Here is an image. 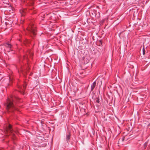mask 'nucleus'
Returning <instances> with one entry per match:
<instances>
[{
	"label": "nucleus",
	"instance_id": "obj_1",
	"mask_svg": "<svg viewBox=\"0 0 150 150\" xmlns=\"http://www.w3.org/2000/svg\"><path fill=\"white\" fill-rule=\"evenodd\" d=\"M18 100L19 98L17 97H15L14 98H12L11 99L8 98L6 103L4 104V105L6 106V109L7 112L8 113H11L14 114V111L17 110L19 111V110L14 104L13 102L14 101V99Z\"/></svg>",
	"mask_w": 150,
	"mask_h": 150
},
{
	"label": "nucleus",
	"instance_id": "obj_2",
	"mask_svg": "<svg viewBox=\"0 0 150 150\" xmlns=\"http://www.w3.org/2000/svg\"><path fill=\"white\" fill-rule=\"evenodd\" d=\"M29 34L33 38L36 35L37 29L36 25L33 23H30L27 28Z\"/></svg>",
	"mask_w": 150,
	"mask_h": 150
},
{
	"label": "nucleus",
	"instance_id": "obj_3",
	"mask_svg": "<svg viewBox=\"0 0 150 150\" xmlns=\"http://www.w3.org/2000/svg\"><path fill=\"white\" fill-rule=\"evenodd\" d=\"M28 10L26 8H23L20 10V12L21 14V21H23V17L25 16L27 13L28 12Z\"/></svg>",
	"mask_w": 150,
	"mask_h": 150
},
{
	"label": "nucleus",
	"instance_id": "obj_4",
	"mask_svg": "<svg viewBox=\"0 0 150 150\" xmlns=\"http://www.w3.org/2000/svg\"><path fill=\"white\" fill-rule=\"evenodd\" d=\"M7 132L8 133H9V135L11 134L13 137H15V134L13 133V131L12 125L9 124L7 128Z\"/></svg>",
	"mask_w": 150,
	"mask_h": 150
},
{
	"label": "nucleus",
	"instance_id": "obj_5",
	"mask_svg": "<svg viewBox=\"0 0 150 150\" xmlns=\"http://www.w3.org/2000/svg\"><path fill=\"white\" fill-rule=\"evenodd\" d=\"M43 137L40 136H37L35 139L36 142L38 143H41L42 142Z\"/></svg>",
	"mask_w": 150,
	"mask_h": 150
},
{
	"label": "nucleus",
	"instance_id": "obj_6",
	"mask_svg": "<svg viewBox=\"0 0 150 150\" xmlns=\"http://www.w3.org/2000/svg\"><path fill=\"white\" fill-rule=\"evenodd\" d=\"M4 46L6 47L7 48L9 49V50H8L7 52H9L10 51H12V50H11V48L12 47V45L11 44H9L8 43H6L4 44Z\"/></svg>",
	"mask_w": 150,
	"mask_h": 150
},
{
	"label": "nucleus",
	"instance_id": "obj_7",
	"mask_svg": "<svg viewBox=\"0 0 150 150\" xmlns=\"http://www.w3.org/2000/svg\"><path fill=\"white\" fill-rule=\"evenodd\" d=\"M96 81L94 82L91 85V91H92L94 89L95 87L96 86Z\"/></svg>",
	"mask_w": 150,
	"mask_h": 150
},
{
	"label": "nucleus",
	"instance_id": "obj_8",
	"mask_svg": "<svg viewBox=\"0 0 150 150\" xmlns=\"http://www.w3.org/2000/svg\"><path fill=\"white\" fill-rule=\"evenodd\" d=\"M103 41L102 40H100L99 41H98L97 42V45L99 46H103Z\"/></svg>",
	"mask_w": 150,
	"mask_h": 150
},
{
	"label": "nucleus",
	"instance_id": "obj_9",
	"mask_svg": "<svg viewBox=\"0 0 150 150\" xmlns=\"http://www.w3.org/2000/svg\"><path fill=\"white\" fill-rule=\"evenodd\" d=\"M71 136V134L70 133H69L66 136V140L67 141V142H68L69 141V140L70 139V136Z\"/></svg>",
	"mask_w": 150,
	"mask_h": 150
},
{
	"label": "nucleus",
	"instance_id": "obj_10",
	"mask_svg": "<svg viewBox=\"0 0 150 150\" xmlns=\"http://www.w3.org/2000/svg\"><path fill=\"white\" fill-rule=\"evenodd\" d=\"M93 12H94L95 14V16L96 17L97 16L98 18H99L100 17V13L99 12H98V13H99V14H98V15L97 13H96L97 12L96 10H93Z\"/></svg>",
	"mask_w": 150,
	"mask_h": 150
},
{
	"label": "nucleus",
	"instance_id": "obj_11",
	"mask_svg": "<svg viewBox=\"0 0 150 150\" xmlns=\"http://www.w3.org/2000/svg\"><path fill=\"white\" fill-rule=\"evenodd\" d=\"M41 144H40V145L41 146L43 147H45L47 145V144L45 143H43L42 142Z\"/></svg>",
	"mask_w": 150,
	"mask_h": 150
},
{
	"label": "nucleus",
	"instance_id": "obj_12",
	"mask_svg": "<svg viewBox=\"0 0 150 150\" xmlns=\"http://www.w3.org/2000/svg\"><path fill=\"white\" fill-rule=\"evenodd\" d=\"M148 145V143L146 142L144 144V148L145 149Z\"/></svg>",
	"mask_w": 150,
	"mask_h": 150
},
{
	"label": "nucleus",
	"instance_id": "obj_13",
	"mask_svg": "<svg viewBox=\"0 0 150 150\" xmlns=\"http://www.w3.org/2000/svg\"><path fill=\"white\" fill-rule=\"evenodd\" d=\"M96 102L98 103H99V102H100V101H99V98H96Z\"/></svg>",
	"mask_w": 150,
	"mask_h": 150
},
{
	"label": "nucleus",
	"instance_id": "obj_14",
	"mask_svg": "<svg viewBox=\"0 0 150 150\" xmlns=\"http://www.w3.org/2000/svg\"><path fill=\"white\" fill-rule=\"evenodd\" d=\"M28 9L29 10H32L33 9V8L32 6H29L28 7Z\"/></svg>",
	"mask_w": 150,
	"mask_h": 150
},
{
	"label": "nucleus",
	"instance_id": "obj_15",
	"mask_svg": "<svg viewBox=\"0 0 150 150\" xmlns=\"http://www.w3.org/2000/svg\"><path fill=\"white\" fill-rule=\"evenodd\" d=\"M145 53V50L144 49V47L143 49V55H144Z\"/></svg>",
	"mask_w": 150,
	"mask_h": 150
},
{
	"label": "nucleus",
	"instance_id": "obj_16",
	"mask_svg": "<svg viewBox=\"0 0 150 150\" xmlns=\"http://www.w3.org/2000/svg\"><path fill=\"white\" fill-rule=\"evenodd\" d=\"M88 62H89V60H86V62H84V63L85 64L87 63H88Z\"/></svg>",
	"mask_w": 150,
	"mask_h": 150
},
{
	"label": "nucleus",
	"instance_id": "obj_17",
	"mask_svg": "<svg viewBox=\"0 0 150 150\" xmlns=\"http://www.w3.org/2000/svg\"><path fill=\"white\" fill-rule=\"evenodd\" d=\"M86 59H87L86 58L84 57L83 58V60H84V61H85Z\"/></svg>",
	"mask_w": 150,
	"mask_h": 150
},
{
	"label": "nucleus",
	"instance_id": "obj_18",
	"mask_svg": "<svg viewBox=\"0 0 150 150\" xmlns=\"http://www.w3.org/2000/svg\"><path fill=\"white\" fill-rule=\"evenodd\" d=\"M20 92L23 95L24 94V93L23 91H20Z\"/></svg>",
	"mask_w": 150,
	"mask_h": 150
},
{
	"label": "nucleus",
	"instance_id": "obj_19",
	"mask_svg": "<svg viewBox=\"0 0 150 150\" xmlns=\"http://www.w3.org/2000/svg\"><path fill=\"white\" fill-rule=\"evenodd\" d=\"M33 74V73H31L30 74V76H31L32 74Z\"/></svg>",
	"mask_w": 150,
	"mask_h": 150
},
{
	"label": "nucleus",
	"instance_id": "obj_20",
	"mask_svg": "<svg viewBox=\"0 0 150 150\" xmlns=\"http://www.w3.org/2000/svg\"><path fill=\"white\" fill-rule=\"evenodd\" d=\"M25 58H26V57H25V56H24V57H23V58H24V59H25Z\"/></svg>",
	"mask_w": 150,
	"mask_h": 150
},
{
	"label": "nucleus",
	"instance_id": "obj_21",
	"mask_svg": "<svg viewBox=\"0 0 150 150\" xmlns=\"http://www.w3.org/2000/svg\"><path fill=\"white\" fill-rule=\"evenodd\" d=\"M134 68V66H132V67L131 68Z\"/></svg>",
	"mask_w": 150,
	"mask_h": 150
},
{
	"label": "nucleus",
	"instance_id": "obj_22",
	"mask_svg": "<svg viewBox=\"0 0 150 150\" xmlns=\"http://www.w3.org/2000/svg\"><path fill=\"white\" fill-rule=\"evenodd\" d=\"M23 88H24V89H25V87H24V86L23 87Z\"/></svg>",
	"mask_w": 150,
	"mask_h": 150
},
{
	"label": "nucleus",
	"instance_id": "obj_23",
	"mask_svg": "<svg viewBox=\"0 0 150 150\" xmlns=\"http://www.w3.org/2000/svg\"><path fill=\"white\" fill-rule=\"evenodd\" d=\"M22 74H24L23 72V71H22Z\"/></svg>",
	"mask_w": 150,
	"mask_h": 150
},
{
	"label": "nucleus",
	"instance_id": "obj_24",
	"mask_svg": "<svg viewBox=\"0 0 150 150\" xmlns=\"http://www.w3.org/2000/svg\"><path fill=\"white\" fill-rule=\"evenodd\" d=\"M124 138H122V140H123H123H124Z\"/></svg>",
	"mask_w": 150,
	"mask_h": 150
},
{
	"label": "nucleus",
	"instance_id": "obj_25",
	"mask_svg": "<svg viewBox=\"0 0 150 150\" xmlns=\"http://www.w3.org/2000/svg\"><path fill=\"white\" fill-rule=\"evenodd\" d=\"M33 13H35V12H34Z\"/></svg>",
	"mask_w": 150,
	"mask_h": 150
}]
</instances>
